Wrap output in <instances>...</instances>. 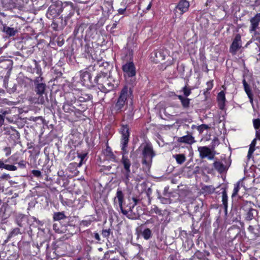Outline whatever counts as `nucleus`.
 <instances>
[{
	"instance_id": "f257e3e1",
	"label": "nucleus",
	"mask_w": 260,
	"mask_h": 260,
	"mask_svg": "<svg viewBox=\"0 0 260 260\" xmlns=\"http://www.w3.org/2000/svg\"><path fill=\"white\" fill-rule=\"evenodd\" d=\"M123 194L121 190H117L116 196L114 199L115 204L118 202L119 207L122 214L125 215L127 218L132 219H136L139 217L141 213L139 212V207L135 208L137 205L138 200L136 198H133V202H130L129 204L125 207H123L122 203L123 201Z\"/></svg>"
},
{
	"instance_id": "f03ea898",
	"label": "nucleus",
	"mask_w": 260,
	"mask_h": 260,
	"mask_svg": "<svg viewBox=\"0 0 260 260\" xmlns=\"http://www.w3.org/2000/svg\"><path fill=\"white\" fill-rule=\"evenodd\" d=\"M94 81L97 84L99 89L103 92L107 93L113 90L117 87V83L107 74L100 73L95 77Z\"/></svg>"
},
{
	"instance_id": "7ed1b4c3",
	"label": "nucleus",
	"mask_w": 260,
	"mask_h": 260,
	"mask_svg": "<svg viewBox=\"0 0 260 260\" xmlns=\"http://www.w3.org/2000/svg\"><path fill=\"white\" fill-rule=\"evenodd\" d=\"M37 73L39 76L36 77L34 80L35 91L38 95V103L44 104L45 103V99L43 95L45 93L46 85L43 78L41 76V69L40 68H37Z\"/></svg>"
},
{
	"instance_id": "20e7f679",
	"label": "nucleus",
	"mask_w": 260,
	"mask_h": 260,
	"mask_svg": "<svg viewBox=\"0 0 260 260\" xmlns=\"http://www.w3.org/2000/svg\"><path fill=\"white\" fill-rule=\"evenodd\" d=\"M73 4L71 2H58L55 4L51 5L48 8L47 15L52 17L58 16L64 9H72Z\"/></svg>"
},
{
	"instance_id": "39448f33",
	"label": "nucleus",
	"mask_w": 260,
	"mask_h": 260,
	"mask_svg": "<svg viewBox=\"0 0 260 260\" xmlns=\"http://www.w3.org/2000/svg\"><path fill=\"white\" fill-rule=\"evenodd\" d=\"M128 96V88L124 87L121 91L115 104L113 106L112 111L115 113L120 112L124 109Z\"/></svg>"
},
{
	"instance_id": "423d86ee",
	"label": "nucleus",
	"mask_w": 260,
	"mask_h": 260,
	"mask_svg": "<svg viewBox=\"0 0 260 260\" xmlns=\"http://www.w3.org/2000/svg\"><path fill=\"white\" fill-rule=\"evenodd\" d=\"M143 157L142 163L149 168L152 163V159L155 155L152 145L150 143H146L143 147L142 151Z\"/></svg>"
},
{
	"instance_id": "0eeeda50",
	"label": "nucleus",
	"mask_w": 260,
	"mask_h": 260,
	"mask_svg": "<svg viewBox=\"0 0 260 260\" xmlns=\"http://www.w3.org/2000/svg\"><path fill=\"white\" fill-rule=\"evenodd\" d=\"M122 71L124 73V76L127 78H133L136 76V67L132 61L127 62L122 66Z\"/></svg>"
},
{
	"instance_id": "6e6552de",
	"label": "nucleus",
	"mask_w": 260,
	"mask_h": 260,
	"mask_svg": "<svg viewBox=\"0 0 260 260\" xmlns=\"http://www.w3.org/2000/svg\"><path fill=\"white\" fill-rule=\"evenodd\" d=\"M201 158H207L209 160H212L215 157V153L211 149L207 146H200L198 148Z\"/></svg>"
},
{
	"instance_id": "1a4fd4ad",
	"label": "nucleus",
	"mask_w": 260,
	"mask_h": 260,
	"mask_svg": "<svg viewBox=\"0 0 260 260\" xmlns=\"http://www.w3.org/2000/svg\"><path fill=\"white\" fill-rule=\"evenodd\" d=\"M242 47L241 36L239 34L236 35L230 48V51L233 55L236 54L237 51Z\"/></svg>"
},
{
	"instance_id": "9d476101",
	"label": "nucleus",
	"mask_w": 260,
	"mask_h": 260,
	"mask_svg": "<svg viewBox=\"0 0 260 260\" xmlns=\"http://www.w3.org/2000/svg\"><path fill=\"white\" fill-rule=\"evenodd\" d=\"M250 26L249 27V31L250 33H256V29L258 28L260 22V13H257L254 17L250 20Z\"/></svg>"
},
{
	"instance_id": "9b49d317",
	"label": "nucleus",
	"mask_w": 260,
	"mask_h": 260,
	"mask_svg": "<svg viewBox=\"0 0 260 260\" xmlns=\"http://www.w3.org/2000/svg\"><path fill=\"white\" fill-rule=\"evenodd\" d=\"M121 163L122 164L125 172L124 173V176L126 179L128 180L131 173L130 167L131 165V161L126 156H122L121 158Z\"/></svg>"
},
{
	"instance_id": "f8f14e48",
	"label": "nucleus",
	"mask_w": 260,
	"mask_h": 260,
	"mask_svg": "<svg viewBox=\"0 0 260 260\" xmlns=\"http://www.w3.org/2000/svg\"><path fill=\"white\" fill-rule=\"evenodd\" d=\"M189 3L186 0H180L176 8L179 10L181 15L187 12L189 7Z\"/></svg>"
},
{
	"instance_id": "ddd939ff",
	"label": "nucleus",
	"mask_w": 260,
	"mask_h": 260,
	"mask_svg": "<svg viewBox=\"0 0 260 260\" xmlns=\"http://www.w3.org/2000/svg\"><path fill=\"white\" fill-rule=\"evenodd\" d=\"M177 141L180 143H186L188 144H191L195 142L194 138L190 135L179 137L177 139Z\"/></svg>"
},
{
	"instance_id": "4468645a",
	"label": "nucleus",
	"mask_w": 260,
	"mask_h": 260,
	"mask_svg": "<svg viewBox=\"0 0 260 260\" xmlns=\"http://www.w3.org/2000/svg\"><path fill=\"white\" fill-rule=\"evenodd\" d=\"M120 132L122 135L121 142H124L125 140V142H128L129 133L127 125H122L120 128Z\"/></svg>"
},
{
	"instance_id": "2eb2a0df",
	"label": "nucleus",
	"mask_w": 260,
	"mask_h": 260,
	"mask_svg": "<svg viewBox=\"0 0 260 260\" xmlns=\"http://www.w3.org/2000/svg\"><path fill=\"white\" fill-rule=\"evenodd\" d=\"M243 84L244 88V90L246 93L248 98L249 99L250 102L251 104H253V94L250 89V88L248 84L246 82L245 79H243Z\"/></svg>"
},
{
	"instance_id": "dca6fc26",
	"label": "nucleus",
	"mask_w": 260,
	"mask_h": 260,
	"mask_svg": "<svg viewBox=\"0 0 260 260\" xmlns=\"http://www.w3.org/2000/svg\"><path fill=\"white\" fill-rule=\"evenodd\" d=\"M151 58H153V60L157 63L165 60V56L161 52H153L151 54Z\"/></svg>"
},
{
	"instance_id": "f3484780",
	"label": "nucleus",
	"mask_w": 260,
	"mask_h": 260,
	"mask_svg": "<svg viewBox=\"0 0 260 260\" xmlns=\"http://www.w3.org/2000/svg\"><path fill=\"white\" fill-rule=\"evenodd\" d=\"M218 101L220 109H223L225 101V93L223 91H221L217 96Z\"/></svg>"
},
{
	"instance_id": "a211bd4d",
	"label": "nucleus",
	"mask_w": 260,
	"mask_h": 260,
	"mask_svg": "<svg viewBox=\"0 0 260 260\" xmlns=\"http://www.w3.org/2000/svg\"><path fill=\"white\" fill-rule=\"evenodd\" d=\"M213 166L215 169L220 173L224 172L226 169L223 163L219 161H215L213 163Z\"/></svg>"
},
{
	"instance_id": "6ab92c4d",
	"label": "nucleus",
	"mask_w": 260,
	"mask_h": 260,
	"mask_svg": "<svg viewBox=\"0 0 260 260\" xmlns=\"http://www.w3.org/2000/svg\"><path fill=\"white\" fill-rule=\"evenodd\" d=\"M87 154L86 153H78V157L80 159V161L78 164H77L76 162L75 163H71L70 164V167H80L82 164H83L84 159H85V157L86 156Z\"/></svg>"
},
{
	"instance_id": "aec40b11",
	"label": "nucleus",
	"mask_w": 260,
	"mask_h": 260,
	"mask_svg": "<svg viewBox=\"0 0 260 260\" xmlns=\"http://www.w3.org/2000/svg\"><path fill=\"white\" fill-rule=\"evenodd\" d=\"M3 31L10 36H14L17 32V30L14 28L10 27L7 26H4L3 27Z\"/></svg>"
},
{
	"instance_id": "412c9836",
	"label": "nucleus",
	"mask_w": 260,
	"mask_h": 260,
	"mask_svg": "<svg viewBox=\"0 0 260 260\" xmlns=\"http://www.w3.org/2000/svg\"><path fill=\"white\" fill-rule=\"evenodd\" d=\"M104 154L107 156L108 159L114 160L115 158V156L112 152L111 148L108 146H107L106 148L104 150Z\"/></svg>"
},
{
	"instance_id": "4be33fe9",
	"label": "nucleus",
	"mask_w": 260,
	"mask_h": 260,
	"mask_svg": "<svg viewBox=\"0 0 260 260\" xmlns=\"http://www.w3.org/2000/svg\"><path fill=\"white\" fill-rule=\"evenodd\" d=\"M80 77H81L82 81H84V82L89 81L90 83H91V75L88 72L85 71V72H81L80 74Z\"/></svg>"
},
{
	"instance_id": "5701e85b",
	"label": "nucleus",
	"mask_w": 260,
	"mask_h": 260,
	"mask_svg": "<svg viewBox=\"0 0 260 260\" xmlns=\"http://www.w3.org/2000/svg\"><path fill=\"white\" fill-rule=\"evenodd\" d=\"M173 157L175 158L177 162L179 164H182L186 159V157L183 154H178L173 155Z\"/></svg>"
},
{
	"instance_id": "b1692460",
	"label": "nucleus",
	"mask_w": 260,
	"mask_h": 260,
	"mask_svg": "<svg viewBox=\"0 0 260 260\" xmlns=\"http://www.w3.org/2000/svg\"><path fill=\"white\" fill-rule=\"evenodd\" d=\"M142 235L145 240H149L152 237V232L149 229H146L142 232Z\"/></svg>"
},
{
	"instance_id": "393cba45",
	"label": "nucleus",
	"mask_w": 260,
	"mask_h": 260,
	"mask_svg": "<svg viewBox=\"0 0 260 260\" xmlns=\"http://www.w3.org/2000/svg\"><path fill=\"white\" fill-rule=\"evenodd\" d=\"M66 217L63 212H55L53 214V219L55 221H59L65 219Z\"/></svg>"
},
{
	"instance_id": "a878e982",
	"label": "nucleus",
	"mask_w": 260,
	"mask_h": 260,
	"mask_svg": "<svg viewBox=\"0 0 260 260\" xmlns=\"http://www.w3.org/2000/svg\"><path fill=\"white\" fill-rule=\"evenodd\" d=\"M222 202L225 210L226 211L228 208V196L225 191L222 192Z\"/></svg>"
},
{
	"instance_id": "bb28decb",
	"label": "nucleus",
	"mask_w": 260,
	"mask_h": 260,
	"mask_svg": "<svg viewBox=\"0 0 260 260\" xmlns=\"http://www.w3.org/2000/svg\"><path fill=\"white\" fill-rule=\"evenodd\" d=\"M256 212V210L252 208H249L246 214V219L247 220H251L254 217L253 213Z\"/></svg>"
},
{
	"instance_id": "cd10ccee",
	"label": "nucleus",
	"mask_w": 260,
	"mask_h": 260,
	"mask_svg": "<svg viewBox=\"0 0 260 260\" xmlns=\"http://www.w3.org/2000/svg\"><path fill=\"white\" fill-rule=\"evenodd\" d=\"M94 31L95 30L94 28L92 26H89L86 31L85 37L87 38H90L92 37Z\"/></svg>"
},
{
	"instance_id": "c85d7f7f",
	"label": "nucleus",
	"mask_w": 260,
	"mask_h": 260,
	"mask_svg": "<svg viewBox=\"0 0 260 260\" xmlns=\"http://www.w3.org/2000/svg\"><path fill=\"white\" fill-rule=\"evenodd\" d=\"M128 142H121V154L122 156H125V155L128 153V151L126 150L127 145Z\"/></svg>"
},
{
	"instance_id": "c756f323",
	"label": "nucleus",
	"mask_w": 260,
	"mask_h": 260,
	"mask_svg": "<svg viewBox=\"0 0 260 260\" xmlns=\"http://www.w3.org/2000/svg\"><path fill=\"white\" fill-rule=\"evenodd\" d=\"M20 233V229L19 228H15L10 233L8 236V238L10 239L15 236L18 235Z\"/></svg>"
},
{
	"instance_id": "7c9ffc66",
	"label": "nucleus",
	"mask_w": 260,
	"mask_h": 260,
	"mask_svg": "<svg viewBox=\"0 0 260 260\" xmlns=\"http://www.w3.org/2000/svg\"><path fill=\"white\" fill-rule=\"evenodd\" d=\"M210 127L207 124H201L197 127V130L200 133H202L205 130L209 129Z\"/></svg>"
},
{
	"instance_id": "2f4dec72",
	"label": "nucleus",
	"mask_w": 260,
	"mask_h": 260,
	"mask_svg": "<svg viewBox=\"0 0 260 260\" xmlns=\"http://www.w3.org/2000/svg\"><path fill=\"white\" fill-rule=\"evenodd\" d=\"M240 182L238 181L236 184H235L233 192L232 193V197L236 196L240 189Z\"/></svg>"
},
{
	"instance_id": "473e14b6",
	"label": "nucleus",
	"mask_w": 260,
	"mask_h": 260,
	"mask_svg": "<svg viewBox=\"0 0 260 260\" xmlns=\"http://www.w3.org/2000/svg\"><path fill=\"white\" fill-rule=\"evenodd\" d=\"M150 213H156L158 215H161V211L156 206H153L151 207V209L150 211Z\"/></svg>"
},
{
	"instance_id": "72a5a7b5",
	"label": "nucleus",
	"mask_w": 260,
	"mask_h": 260,
	"mask_svg": "<svg viewBox=\"0 0 260 260\" xmlns=\"http://www.w3.org/2000/svg\"><path fill=\"white\" fill-rule=\"evenodd\" d=\"M181 102L182 106L185 108H187L189 107L190 99L184 98V99L183 100H182Z\"/></svg>"
},
{
	"instance_id": "f704fd0d",
	"label": "nucleus",
	"mask_w": 260,
	"mask_h": 260,
	"mask_svg": "<svg viewBox=\"0 0 260 260\" xmlns=\"http://www.w3.org/2000/svg\"><path fill=\"white\" fill-rule=\"evenodd\" d=\"M182 91L183 92L185 96L187 97L189 96L191 93V90L190 88L187 87L186 86H184L182 89Z\"/></svg>"
},
{
	"instance_id": "c9c22d12",
	"label": "nucleus",
	"mask_w": 260,
	"mask_h": 260,
	"mask_svg": "<svg viewBox=\"0 0 260 260\" xmlns=\"http://www.w3.org/2000/svg\"><path fill=\"white\" fill-rule=\"evenodd\" d=\"M8 0H0L1 6L4 9H8L10 8V5L8 2Z\"/></svg>"
},
{
	"instance_id": "e433bc0d",
	"label": "nucleus",
	"mask_w": 260,
	"mask_h": 260,
	"mask_svg": "<svg viewBox=\"0 0 260 260\" xmlns=\"http://www.w3.org/2000/svg\"><path fill=\"white\" fill-rule=\"evenodd\" d=\"M253 124L255 129L257 130L260 127V119H254L253 120Z\"/></svg>"
},
{
	"instance_id": "4c0bfd02",
	"label": "nucleus",
	"mask_w": 260,
	"mask_h": 260,
	"mask_svg": "<svg viewBox=\"0 0 260 260\" xmlns=\"http://www.w3.org/2000/svg\"><path fill=\"white\" fill-rule=\"evenodd\" d=\"M5 169L8 171H16L17 169L16 166L11 165H6Z\"/></svg>"
},
{
	"instance_id": "58836bf2",
	"label": "nucleus",
	"mask_w": 260,
	"mask_h": 260,
	"mask_svg": "<svg viewBox=\"0 0 260 260\" xmlns=\"http://www.w3.org/2000/svg\"><path fill=\"white\" fill-rule=\"evenodd\" d=\"M0 113H1L0 115H3L5 117V115L9 114L11 113V110L10 109H1L0 110Z\"/></svg>"
},
{
	"instance_id": "ea45409f",
	"label": "nucleus",
	"mask_w": 260,
	"mask_h": 260,
	"mask_svg": "<svg viewBox=\"0 0 260 260\" xmlns=\"http://www.w3.org/2000/svg\"><path fill=\"white\" fill-rule=\"evenodd\" d=\"M92 222V220L90 219L83 220L81 221V224L85 226H88Z\"/></svg>"
},
{
	"instance_id": "a19ab883",
	"label": "nucleus",
	"mask_w": 260,
	"mask_h": 260,
	"mask_svg": "<svg viewBox=\"0 0 260 260\" xmlns=\"http://www.w3.org/2000/svg\"><path fill=\"white\" fill-rule=\"evenodd\" d=\"M110 229H108V230H103L102 231V236L104 237L108 238L109 237V236H110Z\"/></svg>"
},
{
	"instance_id": "79ce46f5",
	"label": "nucleus",
	"mask_w": 260,
	"mask_h": 260,
	"mask_svg": "<svg viewBox=\"0 0 260 260\" xmlns=\"http://www.w3.org/2000/svg\"><path fill=\"white\" fill-rule=\"evenodd\" d=\"M31 172L34 176L37 177H40L42 175V173L39 170H34Z\"/></svg>"
},
{
	"instance_id": "37998d69",
	"label": "nucleus",
	"mask_w": 260,
	"mask_h": 260,
	"mask_svg": "<svg viewBox=\"0 0 260 260\" xmlns=\"http://www.w3.org/2000/svg\"><path fill=\"white\" fill-rule=\"evenodd\" d=\"M254 150H255V148L249 147V150L248 152L247 156L248 159H250L251 158V155H252V153H253V152L254 151Z\"/></svg>"
},
{
	"instance_id": "c03bdc74",
	"label": "nucleus",
	"mask_w": 260,
	"mask_h": 260,
	"mask_svg": "<svg viewBox=\"0 0 260 260\" xmlns=\"http://www.w3.org/2000/svg\"><path fill=\"white\" fill-rule=\"evenodd\" d=\"M24 215H22V214H20V215H18L17 216V219H16V222H17V224L20 226H22V224L21 223V222L19 220V219H22L24 217Z\"/></svg>"
},
{
	"instance_id": "a18cd8bd",
	"label": "nucleus",
	"mask_w": 260,
	"mask_h": 260,
	"mask_svg": "<svg viewBox=\"0 0 260 260\" xmlns=\"http://www.w3.org/2000/svg\"><path fill=\"white\" fill-rule=\"evenodd\" d=\"M4 151L6 153V155L7 156L10 155L11 153V149L10 147H5L4 149Z\"/></svg>"
},
{
	"instance_id": "49530a36",
	"label": "nucleus",
	"mask_w": 260,
	"mask_h": 260,
	"mask_svg": "<svg viewBox=\"0 0 260 260\" xmlns=\"http://www.w3.org/2000/svg\"><path fill=\"white\" fill-rule=\"evenodd\" d=\"M207 88L206 89V91H207L208 90H211L212 88V87H213L212 81L207 82Z\"/></svg>"
},
{
	"instance_id": "de8ad7c7",
	"label": "nucleus",
	"mask_w": 260,
	"mask_h": 260,
	"mask_svg": "<svg viewBox=\"0 0 260 260\" xmlns=\"http://www.w3.org/2000/svg\"><path fill=\"white\" fill-rule=\"evenodd\" d=\"M10 178H11V176H10L9 174H5V173L2 174V176H1V178L2 179L8 180Z\"/></svg>"
},
{
	"instance_id": "09e8293b",
	"label": "nucleus",
	"mask_w": 260,
	"mask_h": 260,
	"mask_svg": "<svg viewBox=\"0 0 260 260\" xmlns=\"http://www.w3.org/2000/svg\"><path fill=\"white\" fill-rule=\"evenodd\" d=\"M70 105L69 104H64L63 106V109L64 112H69L70 111Z\"/></svg>"
},
{
	"instance_id": "8fccbe9b",
	"label": "nucleus",
	"mask_w": 260,
	"mask_h": 260,
	"mask_svg": "<svg viewBox=\"0 0 260 260\" xmlns=\"http://www.w3.org/2000/svg\"><path fill=\"white\" fill-rule=\"evenodd\" d=\"M248 230L249 232H250L252 234H253L254 235H256V233L254 232V229L253 226L249 225L248 228Z\"/></svg>"
},
{
	"instance_id": "3c124183",
	"label": "nucleus",
	"mask_w": 260,
	"mask_h": 260,
	"mask_svg": "<svg viewBox=\"0 0 260 260\" xmlns=\"http://www.w3.org/2000/svg\"><path fill=\"white\" fill-rule=\"evenodd\" d=\"M5 121V117L3 115H0V126L4 124Z\"/></svg>"
},
{
	"instance_id": "603ef678",
	"label": "nucleus",
	"mask_w": 260,
	"mask_h": 260,
	"mask_svg": "<svg viewBox=\"0 0 260 260\" xmlns=\"http://www.w3.org/2000/svg\"><path fill=\"white\" fill-rule=\"evenodd\" d=\"M94 237L98 241L101 240L100 236L98 233H94Z\"/></svg>"
},
{
	"instance_id": "864d4df0",
	"label": "nucleus",
	"mask_w": 260,
	"mask_h": 260,
	"mask_svg": "<svg viewBox=\"0 0 260 260\" xmlns=\"http://www.w3.org/2000/svg\"><path fill=\"white\" fill-rule=\"evenodd\" d=\"M18 164L21 168L25 167V161L23 160H22V161L19 162Z\"/></svg>"
},
{
	"instance_id": "5fc2aeb1",
	"label": "nucleus",
	"mask_w": 260,
	"mask_h": 260,
	"mask_svg": "<svg viewBox=\"0 0 260 260\" xmlns=\"http://www.w3.org/2000/svg\"><path fill=\"white\" fill-rule=\"evenodd\" d=\"M256 139H254L251 142V143L250 144V147H253L254 148L255 147V146L256 145Z\"/></svg>"
},
{
	"instance_id": "6e6d98bb",
	"label": "nucleus",
	"mask_w": 260,
	"mask_h": 260,
	"mask_svg": "<svg viewBox=\"0 0 260 260\" xmlns=\"http://www.w3.org/2000/svg\"><path fill=\"white\" fill-rule=\"evenodd\" d=\"M6 164H5L3 161L0 160V168H3L5 169Z\"/></svg>"
},
{
	"instance_id": "4d7b16f0",
	"label": "nucleus",
	"mask_w": 260,
	"mask_h": 260,
	"mask_svg": "<svg viewBox=\"0 0 260 260\" xmlns=\"http://www.w3.org/2000/svg\"><path fill=\"white\" fill-rule=\"evenodd\" d=\"M256 137L258 140H260V132H259V131L256 130Z\"/></svg>"
},
{
	"instance_id": "13d9d810",
	"label": "nucleus",
	"mask_w": 260,
	"mask_h": 260,
	"mask_svg": "<svg viewBox=\"0 0 260 260\" xmlns=\"http://www.w3.org/2000/svg\"><path fill=\"white\" fill-rule=\"evenodd\" d=\"M125 11V9H119L118 11L120 14H123Z\"/></svg>"
},
{
	"instance_id": "bf43d9fd",
	"label": "nucleus",
	"mask_w": 260,
	"mask_h": 260,
	"mask_svg": "<svg viewBox=\"0 0 260 260\" xmlns=\"http://www.w3.org/2000/svg\"><path fill=\"white\" fill-rule=\"evenodd\" d=\"M132 260H144L139 256H135Z\"/></svg>"
},
{
	"instance_id": "052dcab7",
	"label": "nucleus",
	"mask_w": 260,
	"mask_h": 260,
	"mask_svg": "<svg viewBox=\"0 0 260 260\" xmlns=\"http://www.w3.org/2000/svg\"><path fill=\"white\" fill-rule=\"evenodd\" d=\"M4 103H7L9 105H12L13 103L12 102H7V99H5L4 100Z\"/></svg>"
},
{
	"instance_id": "680f3d73",
	"label": "nucleus",
	"mask_w": 260,
	"mask_h": 260,
	"mask_svg": "<svg viewBox=\"0 0 260 260\" xmlns=\"http://www.w3.org/2000/svg\"><path fill=\"white\" fill-rule=\"evenodd\" d=\"M151 6H152L151 2H150L149 4H148V5L147 6V8H146L147 10H150L151 7Z\"/></svg>"
},
{
	"instance_id": "e2e57ef3",
	"label": "nucleus",
	"mask_w": 260,
	"mask_h": 260,
	"mask_svg": "<svg viewBox=\"0 0 260 260\" xmlns=\"http://www.w3.org/2000/svg\"><path fill=\"white\" fill-rule=\"evenodd\" d=\"M178 98L180 100L181 102L184 99V98L182 95H178Z\"/></svg>"
},
{
	"instance_id": "0e129e2a",
	"label": "nucleus",
	"mask_w": 260,
	"mask_h": 260,
	"mask_svg": "<svg viewBox=\"0 0 260 260\" xmlns=\"http://www.w3.org/2000/svg\"><path fill=\"white\" fill-rule=\"evenodd\" d=\"M75 260H86V259L85 257H79V258H78L77 259H76Z\"/></svg>"
},
{
	"instance_id": "69168bd1",
	"label": "nucleus",
	"mask_w": 260,
	"mask_h": 260,
	"mask_svg": "<svg viewBox=\"0 0 260 260\" xmlns=\"http://www.w3.org/2000/svg\"><path fill=\"white\" fill-rule=\"evenodd\" d=\"M134 1L135 0H126V2L128 3L129 4L134 2Z\"/></svg>"
},
{
	"instance_id": "338daca9",
	"label": "nucleus",
	"mask_w": 260,
	"mask_h": 260,
	"mask_svg": "<svg viewBox=\"0 0 260 260\" xmlns=\"http://www.w3.org/2000/svg\"><path fill=\"white\" fill-rule=\"evenodd\" d=\"M116 25H117V23H116V22H115V23H114L113 24V25H112V28H115V27H116Z\"/></svg>"
},
{
	"instance_id": "774afa93",
	"label": "nucleus",
	"mask_w": 260,
	"mask_h": 260,
	"mask_svg": "<svg viewBox=\"0 0 260 260\" xmlns=\"http://www.w3.org/2000/svg\"><path fill=\"white\" fill-rule=\"evenodd\" d=\"M15 131L16 132L17 135H18V134H19V133H18V132H17V131Z\"/></svg>"
}]
</instances>
